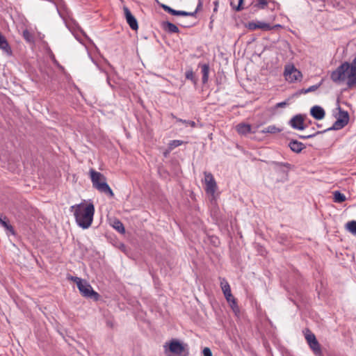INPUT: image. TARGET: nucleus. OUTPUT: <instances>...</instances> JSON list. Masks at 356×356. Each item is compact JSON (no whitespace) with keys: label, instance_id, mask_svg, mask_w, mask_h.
<instances>
[{"label":"nucleus","instance_id":"obj_1","mask_svg":"<svg viewBox=\"0 0 356 356\" xmlns=\"http://www.w3.org/2000/svg\"><path fill=\"white\" fill-rule=\"evenodd\" d=\"M348 79L347 84L349 88L356 84V57L351 63L344 62L330 74V79L334 83H340Z\"/></svg>","mask_w":356,"mask_h":356},{"label":"nucleus","instance_id":"obj_2","mask_svg":"<svg viewBox=\"0 0 356 356\" xmlns=\"http://www.w3.org/2000/svg\"><path fill=\"white\" fill-rule=\"evenodd\" d=\"M70 209L74 211L76 222L80 227L88 229L90 227L95 213V207L92 203L88 204L80 203L72 206Z\"/></svg>","mask_w":356,"mask_h":356},{"label":"nucleus","instance_id":"obj_3","mask_svg":"<svg viewBox=\"0 0 356 356\" xmlns=\"http://www.w3.org/2000/svg\"><path fill=\"white\" fill-rule=\"evenodd\" d=\"M90 179L92 183V186L100 193L108 195L110 197L114 196V193L106 182V177L93 169L90 170Z\"/></svg>","mask_w":356,"mask_h":356},{"label":"nucleus","instance_id":"obj_4","mask_svg":"<svg viewBox=\"0 0 356 356\" xmlns=\"http://www.w3.org/2000/svg\"><path fill=\"white\" fill-rule=\"evenodd\" d=\"M78 289L81 294L85 298H90L95 301H98L100 298L99 294L95 291L91 285L86 281H83V284L78 286Z\"/></svg>","mask_w":356,"mask_h":356},{"label":"nucleus","instance_id":"obj_5","mask_svg":"<svg viewBox=\"0 0 356 356\" xmlns=\"http://www.w3.org/2000/svg\"><path fill=\"white\" fill-rule=\"evenodd\" d=\"M187 346V344H183L177 339H172L169 343V350L180 356H188V350L186 349Z\"/></svg>","mask_w":356,"mask_h":356},{"label":"nucleus","instance_id":"obj_6","mask_svg":"<svg viewBox=\"0 0 356 356\" xmlns=\"http://www.w3.org/2000/svg\"><path fill=\"white\" fill-rule=\"evenodd\" d=\"M284 74L286 79L289 82L300 81L302 76L301 72L297 70L293 65H286Z\"/></svg>","mask_w":356,"mask_h":356},{"label":"nucleus","instance_id":"obj_7","mask_svg":"<svg viewBox=\"0 0 356 356\" xmlns=\"http://www.w3.org/2000/svg\"><path fill=\"white\" fill-rule=\"evenodd\" d=\"M305 338L307 339V341L310 347V348L312 350L314 354L316 356H322V350L321 348V345L318 343V340L316 339L315 335L312 333L306 334Z\"/></svg>","mask_w":356,"mask_h":356},{"label":"nucleus","instance_id":"obj_8","mask_svg":"<svg viewBox=\"0 0 356 356\" xmlns=\"http://www.w3.org/2000/svg\"><path fill=\"white\" fill-rule=\"evenodd\" d=\"M204 174L206 181L205 191L208 194L213 195L217 189L216 181L211 172H204Z\"/></svg>","mask_w":356,"mask_h":356},{"label":"nucleus","instance_id":"obj_9","mask_svg":"<svg viewBox=\"0 0 356 356\" xmlns=\"http://www.w3.org/2000/svg\"><path fill=\"white\" fill-rule=\"evenodd\" d=\"M305 116L302 114L294 115L289 122V124L294 129L304 130L307 126L305 124Z\"/></svg>","mask_w":356,"mask_h":356},{"label":"nucleus","instance_id":"obj_10","mask_svg":"<svg viewBox=\"0 0 356 356\" xmlns=\"http://www.w3.org/2000/svg\"><path fill=\"white\" fill-rule=\"evenodd\" d=\"M123 11L127 22L129 25L130 28L134 31L138 30V21L136 19V17L132 15L130 10L127 6H124Z\"/></svg>","mask_w":356,"mask_h":356},{"label":"nucleus","instance_id":"obj_11","mask_svg":"<svg viewBox=\"0 0 356 356\" xmlns=\"http://www.w3.org/2000/svg\"><path fill=\"white\" fill-rule=\"evenodd\" d=\"M246 27L251 31H254L257 29H260L264 31H270L273 29V26H271L270 24L262 22H250L246 25Z\"/></svg>","mask_w":356,"mask_h":356},{"label":"nucleus","instance_id":"obj_12","mask_svg":"<svg viewBox=\"0 0 356 356\" xmlns=\"http://www.w3.org/2000/svg\"><path fill=\"white\" fill-rule=\"evenodd\" d=\"M310 115L316 120H321L325 118V111L320 106L316 105L311 108Z\"/></svg>","mask_w":356,"mask_h":356},{"label":"nucleus","instance_id":"obj_13","mask_svg":"<svg viewBox=\"0 0 356 356\" xmlns=\"http://www.w3.org/2000/svg\"><path fill=\"white\" fill-rule=\"evenodd\" d=\"M220 286L222 291L224 293L225 298L227 302L231 301V298H233L234 296L232 294L231 289L229 283L225 280V279H222L220 282Z\"/></svg>","mask_w":356,"mask_h":356},{"label":"nucleus","instance_id":"obj_14","mask_svg":"<svg viewBox=\"0 0 356 356\" xmlns=\"http://www.w3.org/2000/svg\"><path fill=\"white\" fill-rule=\"evenodd\" d=\"M236 130L238 134L241 136H246L247 134L252 133V127L250 124L241 122L236 126Z\"/></svg>","mask_w":356,"mask_h":356},{"label":"nucleus","instance_id":"obj_15","mask_svg":"<svg viewBox=\"0 0 356 356\" xmlns=\"http://www.w3.org/2000/svg\"><path fill=\"white\" fill-rule=\"evenodd\" d=\"M161 26L163 30L168 33L171 34L179 32V28L175 24L168 21L162 22Z\"/></svg>","mask_w":356,"mask_h":356},{"label":"nucleus","instance_id":"obj_16","mask_svg":"<svg viewBox=\"0 0 356 356\" xmlns=\"http://www.w3.org/2000/svg\"><path fill=\"white\" fill-rule=\"evenodd\" d=\"M289 147H290L291 150L295 153H300L303 149L306 147L305 144L294 139H292L289 142Z\"/></svg>","mask_w":356,"mask_h":356},{"label":"nucleus","instance_id":"obj_17","mask_svg":"<svg viewBox=\"0 0 356 356\" xmlns=\"http://www.w3.org/2000/svg\"><path fill=\"white\" fill-rule=\"evenodd\" d=\"M0 224L11 235L15 236L16 234L14 227L10 224V222L6 216L3 217L1 215H0Z\"/></svg>","mask_w":356,"mask_h":356},{"label":"nucleus","instance_id":"obj_18","mask_svg":"<svg viewBox=\"0 0 356 356\" xmlns=\"http://www.w3.org/2000/svg\"><path fill=\"white\" fill-rule=\"evenodd\" d=\"M199 67H201L202 73V81L203 84H205L208 82L209 80V63H203L199 64Z\"/></svg>","mask_w":356,"mask_h":356},{"label":"nucleus","instance_id":"obj_19","mask_svg":"<svg viewBox=\"0 0 356 356\" xmlns=\"http://www.w3.org/2000/svg\"><path fill=\"white\" fill-rule=\"evenodd\" d=\"M0 49L6 54L10 55L12 54L11 48L4 35L0 32Z\"/></svg>","mask_w":356,"mask_h":356},{"label":"nucleus","instance_id":"obj_20","mask_svg":"<svg viewBox=\"0 0 356 356\" xmlns=\"http://www.w3.org/2000/svg\"><path fill=\"white\" fill-rule=\"evenodd\" d=\"M347 124H346V123H343V120H339V119H337V120L334 122V123L332 124V127L322 131H323V133H325L327 131H332V130H339V129H343L344 127H346Z\"/></svg>","mask_w":356,"mask_h":356},{"label":"nucleus","instance_id":"obj_21","mask_svg":"<svg viewBox=\"0 0 356 356\" xmlns=\"http://www.w3.org/2000/svg\"><path fill=\"white\" fill-rule=\"evenodd\" d=\"M111 225L119 233H120V234L125 233V229H124V225L120 220L115 218L113 220Z\"/></svg>","mask_w":356,"mask_h":356},{"label":"nucleus","instance_id":"obj_22","mask_svg":"<svg viewBox=\"0 0 356 356\" xmlns=\"http://www.w3.org/2000/svg\"><path fill=\"white\" fill-rule=\"evenodd\" d=\"M339 109V118L337 119L343 120V123H346V124H348L349 122V114L347 111H343L341 109L340 106L338 108Z\"/></svg>","mask_w":356,"mask_h":356},{"label":"nucleus","instance_id":"obj_23","mask_svg":"<svg viewBox=\"0 0 356 356\" xmlns=\"http://www.w3.org/2000/svg\"><path fill=\"white\" fill-rule=\"evenodd\" d=\"M268 4V0H258L256 3H252V6L253 8H255L257 10L265 9Z\"/></svg>","mask_w":356,"mask_h":356},{"label":"nucleus","instance_id":"obj_24","mask_svg":"<svg viewBox=\"0 0 356 356\" xmlns=\"http://www.w3.org/2000/svg\"><path fill=\"white\" fill-rule=\"evenodd\" d=\"M159 6L168 13H169L172 15L179 16V10H175V9L170 8V6H168L165 4H163V3H160Z\"/></svg>","mask_w":356,"mask_h":356},{"label":"nucleus","instance_id":"obj_25","mask_svg":"<svg viewBox=\"0 0 356 356\" xmlns=\"http://www.w3.org/2000/svg\"><path fill=\"white\" fill-rule=\"evenodd\" d=\"M346 200V196L339 191L334 192V201L335 202L341 203Z\"/></svg>","mask_w":356,"mask_h":356},{"label":"nucleus","instance_id":"obj_26","mask_svg":"<svg viewBox=\"0 0 356 356\" xmlns=\"http://www.w3.org/2000/svg\"><path fill=\"white\" fill-rule=\"evenodd\" d=\"M23 38L24 40L29 42L33 43L34 42V37L33 35L27 29H25L23 31L22 33Z\"/></svg>","mask_w":356,"mask_h":356},{"label":"nucleus","instance_id":"obj_27","mask_svg":"<svg viewBox=\"0 0 356 356\" xmlns=\"http://www.w3.org/2000/svg\"><path fill=\"white\" fill-rule=\"evenodd\" d=\"M282 131L281 129L277 127L275 125H270L266 127L262 132L263 133H269V134H276L279 133Z\"/></svg>","mask_w":356,"mask_h":356},{"label":"nucleus","instance_id":"obj_28","mask_svg":"<svg viewBox=\"0 0 356 356\" xmlns=\"http://www.w3.org/2000/svg\"><path fill=\"white\" fill-rule=\"evenodd\" d=\"M346 229L353 234L356 235V221L352 220L346 223Z\"/></svg>","mask_w":356,"mask_h":356},{"label":"nucleus","instance_id":"obj_29","mask_svg":"<svg viewBox=\"0 0 356 356\" xmlns=\"http://www.w3.org/2000/svg\"><path fill=\"white\" fill-rule=\"evenodd\" d=\"M272 164L277 170H281L282 167H285L289 170L291 168V165L289 163H282V162H277V161H273Z\"/></svg>","mask_w":356,"mask_h":356},{"label":"nucleus","instance_id":"obj_30","mask_svg":"<svg viewBox=\"0 0 356 356\" xmlns=\"http://www.w3.org/2000/svg\"><path fill=\"white\" fill-rule=\"evenodd\" d=\"M183 144V141L180 140H173L169 143L168 148L170 150H172L174 148L180 146Z\"/></svg>","mask_w":356,"mask_h":356},{"label":"nucleus","instance_id":"obj_31","mask_svg":"<svg viewBox=\"0 0 356 356\" xmlns=\"http://www.w3.org/2000/svg\"><path fill=\"white\" fill-rule=\"evenodd\" d=\"M186 79L191 80L194 84H196L197 83V79L195 78V74L192 70L186 71Z\"/></svg>","mask_w":356,"mask_h":356},{"label":"nucleus","instance_id":"obj_32","mask_svg":"<svg viewBox=\"0 0 356 356\" xmlns=\"http://www.w3.org/2000/svg\"><path fill=\"white\" fill-rule=\"evenodd\" d=\"M245 0H238V5L236 6H234L233 3H231V6H232L233 9L236 12H240L243 10L245 8L243 6Z\"/></svg>","mask_w":356,"mask_h":356},{"label":"nucleus","instance_id":"obj_33","mask_svg":"<svg viewBox=\"0 0 356 356\" xmlns=\"http://www.w3.org/2000/svg\"><path fill=\"white\" fill-rule=\"evenodd\" d=\"M229 302H230V307H232L233 311L235 313L238 312H239V308H238V306L237 305L236 299L234 298H231V301Z\"/></svg>","mask_w":356,"mask_h":356},{"label":"nucleus","instance_id":"obj_34","mask_svg":"<svg viewBox=\"0 0 356 356\" xmlns=\"http://www.w3.org/2000/svg\"><path fill=\"white\" fill-rule=\"evenodd\" d=\"M229 302H230V307H232L233 311L235 313L238 312H239V308H238V306L237 305L236 299L234 298H231V301Z\"/></svg>","mask_w":356,"mask_h":356},{"label":"nucleus","instance_id":"obj_35","mask_svg":"<svg viewBox=\"0 0 356 356\" xmlns=\"http://www.w3.org/2000/svg\"><path fill=\"white\" fill-rule=\"evenodd\" d=\"M323 134V131H316V132H314L313 134H309V135H307V136L300 135L299 138H301V139H308V138H314L316 136H317L318 134Z\"/></svg>","mask_w":356,"mask_h":356},{"label":"nucleus","instance_id":"obj_36","mask_svg":"<svg viewBox=\"0 0 356 356\" xmlns=\"http://www.w3.org/2000/svg\"><path fill=\"white\" fill-rule=\"evenodd\" d=\"M322 83H323V81H321L318 84H316V85L309 87L308 88H307L305 90V92H314V91L316 90L322 85Z\"/></svg>","mask_w":356,"mask_h":356},{"label":"nucleus","instance_id":"obj_37","mask_svg":"<svg viewBox=\"0 0 356 356\" xmlns=\"http://www.w3.org/2000/svg\"><path fill=\"white\" fill-rule=\"evenodd\" d=\"M177 121L181 122L182 123L186 124V125H190L191 127H195L196 126V123L192 120H186L182 119H177Z\"/></svg>","mask_w":356,"mask_h":356},{"label":"nucleus","instance_id":"obj_38","mask_svg":"<svg viewBox=\"0 0 356 356\" xmlns=\"http://www.w3.org/2000/svg\"><path fill=\"white\" fill-rule=\"evenodd\" d=\"M179 16L195 17V13L193 12H187V11H184V10H179Z\"/></svg>","mask_w":356,"mask_h":356},{"label":"nucleus","instance_id":"obj_39","mask_svg":"<svg viewBox=\"0 0 356 356\" xmlns=\"http://www.w3.org/2000/svg\"><path fill=\"white\" fill-rule=\"evenodd\" d=\"M70 279L76 284L77 287L79 286L81 284H83V280H82L81 278L78 277L72 276Z\"/></svg>","mask_w":356,"mask_h":356},{"label":"nucleus","instance_id":"obj_40","mask_svg":"<svg viewBox=\"0 0 356 356\" xmlns=\"http://www.w3.org/2000/svg\"><path fill=\"white\" fill-rule=\"evenodd\" d=\"M203 356H213L212 352L209 348H204L202 350Z\"/></svg>","mask_w":356,"mask_h":356},{"label":"nucleus","instance_id":"obj_41","mask_svg":"<svg viewBox=\"0 0 356 356\" xmlns=\"http://www.w3.org/2000/svg\"><path fill=\"white\" fill-rule=\"evenodd\" d=\"M202 0H199L197 7H196L195 10L193 11L195 16H196L197 12H199L202 9Z\"/></svg>","mask_w":356,"mask_h":356},{"label":"nucleus","instance_id":"obj_42","mask_svg":"<svg viewBox=\"0 0 356 356\" xmlns=\"http://www.w3.org/2000/svg\"><path fill=\"white\" fill-rule=\"evenodd\" d=\"M50 58H51V61L53 62V63H54L55 65H56L57 64H58V63H59V62L56 60V57H55V56H54V54H51L50 55Z\"/></svg>","mask_w":356,"mask_h":356},{"label":"nucleus","instance_id":"obj_43","mask_svg":"<svg viewBox=\"0 0 356 356\" xmlns=\"http://www.w3.org/2000/svg\"><path fill=\"white\" fill-rule=\"evenodd\" d=\"M286 105H287V103L286 102H282L280 103H277L276 104V107H284Z\"/></svg>","mask_w":356,"mask_h":356},{"label":"nucleus","instance_id":"obj_44","mask_svg":"<svg viewBox=\"0 0 356 356\" xmlns=\"http://www.w3.org/2000/svg\"><path fill=\"white\" fill-rule=\"evenodd\" d=\"M213 3H214L213 12L216 13L218 10V0L215 1Z\"/></svg>","mask_w":356,"mask_h":356},{"label":"nucleus","instance_id":"obj_45","mask_svg":"<svg viewBox=\"0 0 356 356\" xmlns=\"http://www.w3.org/2000/svg\"><path fill=\"white\" fill-rule=\"evenodd\" d=\"M62 72H65V68L63 66H62L60 63L57 64L56 65Z\"/></svg>","mask_w":356,"mask_h":356},{"label":"nucleus","instance_id":"obj_46","mask_svg":"<svg viewBox=\"0 0 356 356\" xmlns=\"http://www.w3.org/2000/svg\"><path fill=\"white\" fill-rule=\"evenodd\" d=\"M62 72H65V68L63 66H62L60 63L57 64L56 65Z\"/></svg>","mask_w":356,"mask_h":356},{"label":"nucleus","instance_id":"obj_47","mask_svg":"<svg viewBox=\"0 0 356 356\" xmlns=\"http://www.w3.org/2000/svg\"><path fill=\"white\" fill-rule=\"evenodd\" d=\"M305 90H306V89H302V90L300 91V93H303V94L308 93V92H305Z\"/></svg>","mask_w":356,"mask_h":356},{"label":"nucleus","instance_id":"obj_48","mask_svg":"<svg viewBox=\"0 0 356 356\" xmlns=\"http://www.w3.org/2000/svg\"><path fill=\"white\" fill-rule=\"evenodd\" d=\"M193 26V25H191H191H184V27H190V26Z\"/></svg>","mask_w":356,"mask_h":356},{"label":"nucleus","instance_id":"obj_49","mask_svg":"<svg viewBox=\"0 0 356 356\" xmlns=\"http://www.w3.org/2000/svg\"><path fill=\"white\" fill-rule=\"evenodd\" d=\"M125 248L124 245V244H121V248Z\"/></svg>","mask_w":356,"mask_h":356},{"label":"nucleus","instance_id":"obj_50","mask_svg":"<svg viewBox=\"0 0 356 356\" xmlns=\"http://www.w3.org/2000/svg\"><path fill=\"white\" fill-rule=\"evenodd\" d=\"M318 127H321V124H317Z\"/></svg>","mask_w":356,"mask_h":356}]
</instances>
